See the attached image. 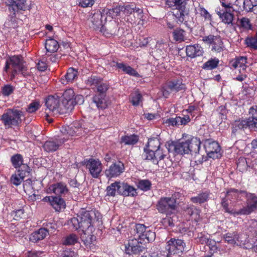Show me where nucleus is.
I'll return each mask as SVG.
<instances>
[{"instance_id": "46", "label": "nucleus", "mask_w": 257, "mask_h": 257, "mask_svg": "<svg viewBox=\"0 0 257 257\" xmlns=\"http://www.w3.org/2000/svg\"><path fill=\"white\" fill-rule=\"evenodd\" d=\"M78 239L77 236L72 233L64 238L63 243L64 245H73L77 242Z\"/></svg>"}, {"instance_id": "36", "label": "nucleus", "mask_w": 257, "mask_h": 257, "mask_svg": "<svg viewBox=\"0 0 257 257\" xmlns=\"http://www.w3.org/2000/svg\"><path fill=\"white\" fill-rule=\"evenodd\" d=\"M116 67L125 73L136 77H139L140 74L132 67L123 63L117 62Z\"/></svg>"}, {"instance_id": "32", "label": "nucleus", "mask_w": 257, "mask_h": 257, "mask_svg": "<svg viewBox=\"0 0 257 257\" xmlns=\"http://www.w3.org/2000/svg\"><path fill=\"white\" fill-rule=\"evenodd\" d=\"M245 194L246 192L245 191H239L236 189L231 188L227 191L226 197L231 201H234L235 200H241Z\"/></svg>"}, {"instance_id": "42", "label": "nucleus", "mask_w": 257, "mask_h": 257, "mask_svg": "<svg viewBox=\"0 0 257 257\" xmlns=\"http://www.w3.org/2000/svg\"><path fill=\"white\" fill-rule=\"evenodd\" d=\"M168 46L167 44H158L155 51L156 55L158 56L164 58L167 55V49Z\"/></svg>"}, {"instance_id": "10", "label": "nucleus", "mask_w": 257, "mask_h": 257, "mask_svg": "<svg viewBox=\"0 0 257 257\" xmlns=\"http://www.w3.org/2000/svg\"><path fill=\"white\" fill-rule=\"evenodd\" d=\"M6 3L9 6V11L13 15L19 11L29 10L31 7L30 0H7Z\"/></svg>"}, {"instance_id": "40", "label": "nucleus", "mask_w": 257, "mask_h": 257, "mask_svg": "<svg viewBox=\"0 0 257 257\" xmlns=\"http://www.w3.org/2000/svg\"><path fill=\"white\" fill-rule=\"evenodd\" d=\"M138 137L136 135L123 136L121 138V143L126 145H133L138 141Z\"/></svg>"}, {"instance_id": "8", "label": "nucleus", "mask_w": 257, "mask_h": 257, "mask_svg": "<svg viewBox=\"0 0 257 257\" xmlns=\"http://www.w3.org/2000/svg\"><path fill=\"white\" fill-rule=\"evenodd\" d=\"M60 98L57 95H50L46 99V105L49 112H51L54 114H57L59 113H63L65 112V110L62 103H60Z\"/></svg>"}, {"instance_id": "21", "label": "nucleus", "mask_w": 257, "mask_h": 257, "mask_svg": "<svg viewBox=\"0 0 257 257\" xmlns=\"http://www.w3.org/2000/svg\"><path fill=\"white\" fill-rule=\"evenodd\" d=\"M142 156L145 160H151L154 164H157L160 161L164 159L166 155L163 150L159 148L154 152L148 151L146 153H143Z\"/></svg>"}, {"instance_id": "50", "label": "nucleus", "mask_w": 257, "mask_h": 257, "mask_svg": "<svg viewBox=\"0 0 257 257\" xmlns=\"http://www.w3.org/2000/svg\"><path fill=\"white\" fill-rule=\"evenodd\" d=\"M131 102L134 106L139 105L140 103L142 101V96L138 91H136L132 93L131 95Z\"/></svg>"}, {"instance_id": "30", "label": "nucleus", "mask_w": 257, "mask_h": 257, "mask_svg": "<svg viewBox=\"0 0 257 257\" xmlns=\"http://www.w3.org/2000/svg\"><path fill=\"white\" fill-rule=\"evenodd\" d=\"M188 145L189 153L192 154L198 153L200 148L201 142L199 139L192 137L190 139L186 140Z\"/></svg>"}, {"instance_id": "47", "label": "nucleus", "mask_w": 257, "mask_h": 257, "mask_svg": "<svg viewBox=\"0 0 257 257\" xmlns=\"http://www.w3.org/2000/svg\"><path fill=\"white\" fill-rule=\"evenodd\" d=\"M11 162L15 168H19L23 164V158L22 155L17 154L11 157Z\"/></svg>"}, {"instance_id": "39", "label": "nucleus", "mask_w": 257, "mask_h": 257, "mask_svg": "<svg viewBox=\"0 0 257 257\" xmlns=\"http://www.w3.org/2000/svg\"><path fill=\"white\" fill-rule=\"evenodd\" d=\"M102 14L100 12L95 13L91 18L92 27L94 29H97L102 26L101 18Z\"/></svg>"}, {"instance_id": "48", "label": "nucleus", "mask_w": 257, "mask_h": 257, "mask_svg": "<svg viewBox=\"0 0 257 257\" xmlns=\"http://www.w3.org/2000/svg\"><path fill=\"white\" fill-rule=\"evenodd\" d=\"M101 81V79L100 78L95 76H91L87 80L86 84L92 88H94L97 87V85L99 84Z\"/></svg>"}, {"instance_id": "49", "label": "nucleus", "mask_w": 257, "mask_h": 257, "mask_svg": "<svg viewBox=\"0 0 257 257\" xmlns=\"http://www.w3.org/2000/svg\"><path fill=\"white\" fill-rule=\"evenodd\" d=\"M223 42L219 37L215 38L213 45H212V50L217 52H221L223 50Z\"/></svg>"}, {"instance_id": "16", "label": "nucleus", "mask_w": 257, "mask_h": 257, "mask_svg": "<svg viewBox=\"0 0 257 257\" xmlns=\"http://www.w3.org/2000/svg\"><path fill=\"white\" fill-rule=\"evenodd\" d=\"M204 147L209 158L215 159L221 157L220 147L217 142L207 140L205 143Z\"/></svg>"}, {"instance_id": "54", "label": "nucleus", "mask_w": 257, "mask_h": 257, "mask_svg": "<svg viewBox=\"0 0 257 257\" xmlns=\"http://www.w3.org/2000/svg\"><path fill=\"white\" fill-rule=\"evenodd\" d=\"M151 183L148 180H142L139 181L138 187L143 191H147L150 189Z\"/></svg>"}, {"instance_id": "28", "label": "nucleus", "mask_w": 257, "mask_h": 257, "mask_svg": "<svg viewBox=\"0 0 257 257\" xmlns=\"http://www.w3.org/2000/svg\"><path fill=\"white\" fill-rule=\"evenodd\" d=\"M119 195L125 196H134L137 195L136 189L127 183L120 182Z\"/></svg>"}, {"instance_id": "5", "label": "nucleus", "mask_w": 257, "mask_h": 257, "mask_svg": "<svg viewBox=\"0 0 257 257\" xmlns=\"http://www.w3.org/2000/svg\"><path fill=\"white\" fill-rule=\"evenodd\" d=\"M157 209L167 215L174 214L177 211L176 200L172 197H161L158 201Z\"/></svg>"}, {"instance_id": "55", "label": "nucleus", "mask_w": 257, "mask_h": 257, "mask_svg": "<svg viewBox=\"0 0 257 257\" xmlns=\"http://www.w3.org/2000/svg\"><path fill=\"white\" fill-rule=\"evenodd\" d=\"M40 102L38 101L32 102L28 106L27 111L29 113H33L36 111L40 107Z\"/></svg>"}, {"instance_id": "4", "label": "nucleus", "mask_w": 257, "mask_h": 257, "mask_svg": "<svg viewBox=\"0 0 257 257\" xmlns=\"http://www.w3.org/2000/svg\"><path fill=\"white\" fill-rule=\"evenodd\" d=\"M74 96V91L72 89H67L64 92L61 101L66 112L71 111L76 103L83 102L82 95L76 96L75 98Z\"/></svg>"}, {"instance_id": "35", "label": "nucleus", "mask_w": 257, "mask_h": 257, "mask_svg": "<svg viewBox=\"0 0 257 257\" xmlns=\"http://www.w3.org/2000/svg\"><path fill=\"white\" fill-rule=\"evenodd\" d=\"M93 102L99 109H105L107 106V101L105 94H98L93 97Z\"/></svg>"}, {"instance_id": "64", "label": "nucleus", "mask_w": 257, "mask_h": 257, "mask_svg": "<svg viewBox=\"0 0 257 257\" xmlns=\"http://www.w3.org/2000/svg\"><path fill=\"white\" fill-rule=\"evenodd\" d=\"M57 228V225L55 223H48L46 225V228H45V229H46L48 231V235L49 234V232L51 233H52L54 232V231L56 230Z\"/></svg>"}, {"instance_id": "34", "label": "nucleus", "mask_w": 257, "mask_h": 257, "mask_svg": "<svg viewBox=\"0 0 257 257\" xmlns=\"http://www.w3.org/2000/svg\"><path fill=\"white\" fill-rule=\"evenodd\" d=\"M119 190H120V182L115 181L107 187L106 195L114 197L117 194L119 195Z\"/></svg>"}, {"instance_id": "51", "label": "nucleus", "mask_w": 257, "mask_h": 257, "mask_svg": "<svg viewBox=\"0 0 257 257\" xmlns=\"http://www.w3.org/2000/svg\"><path fill=\"white\" fill-rule=\"evenodd\" d=\"M245 44L247 47L257 50V38L255 37H248L245 40Z\"/></svg>"}, {"instance_id": "23", "label": "nucleus", "mask_w": 257, "mask_h": 257, "mask_svg": "<svg viewBox=\"0 0 257 257\" xmlns=\"http://www.w3.org/2000/svg\"><path fill=\"white\" fill-rule=\"evenodd\" d=\"M247 63L246 57L240 56L236 57L230 62V65L234 69H238L239 72H245Z\"/></svg>"}, {"instance_id": "59", "label": "nucleus", "mask_w": 257, "mask_h": 257, "mask_svg": "<svg viewBox=\"0 0 257 257\" xmlns=\"http://www.w3.org/2000/svg\"><path fill=\"white\" fill-rule=\"evenodd\" d=\"M135 7L133 5L122 6L123 13L126 15H129L134 12Z\"/></svg>"}, {"instance_id": "15", "label": "nucleus", "mask_w": 257, "mask_h": 257, "mask_svg": "<svg viewBox=\"0 0 257 257\" xmlns=\"http://www.w3.org/2000/svg\"><path fill=\"white\" fill-rule=\"evenodd\" d=\"M42 201L48 203L57 212L61 211L66 207L65 201L61 196H47L42 199Z\"/></svg>"}, {"instance_id": "62", "label": "nucleus", "mask_w": 257, "mask_h": 257, "mask_svg": "<svg viewBox=\"0 0 257 257\" xmlns=\"http://www.w3.org/2000/svg\"><path fill=\"white\" fill-rule=\"evenodd\" d=\"M44 252L32 250L27 252V257H42Z\"/></svg>"}, {"instance_id": "26", "label": "nucleus", "mask_w": 257, "mask_h": 257, "mask_svg": "<svg viewBox=\"0 0 257 257\" xmlns=\"http://www.w3.org/2000/svg\"><path fill=\"white\" fill-rule=\"evenodd\" d=\"M78 76L77 71L73 68H69L66 74L61 78V82L64 85L69 83H72L76 80Z\"/></svg>"}, {"instance_id": "24", "label": "nucleus", "mask_w": 257, "mask_h": 257, "mask_svg": "<svg viewBox=\"0 0 257 257\" xmlns=\"http://www.w3.org/2000/svg\"><path fill=\"white\" fill-rule=\"evenodd\" d=\"M216 12L222 23L227 25L232 24L234 19L233 10H219Z\"/></svg>"}, {"instance_id": "58", "label": "nucleus", "mask_w": 257, "mask_h": 257, "mask_svg": "<svg viewBox=\"0 0 257 257\" xmlns=\"http://www.w3.org/2000/svg\"><path fill=\"white\" fill-rule=\"evenodd\" d=\"M227 200H228V199L225 197V198L222 199V202H221L222 206L225 210V211L226 212L229 213L230 214H233L234 215H237L236 213L237 211L229 210V209L228 207V203L227 202Z\"/></svg>"}, {"instance_id": "56", "label": "nucleus", "mask_w": 257, "mask_h": 257, "mask_svg": "<svg viewBox=\"0 0 257 257\" xmlns=\"http://www.w3.org/2000/svg\"><path fill=\"white\" fill-rule=\"evenodd\" d=\"M15 88L11 85H5L2 88V94L4 96H9L12 94L14 91Z\"/></svg>"}, {"instance_id": "2", "label": "nucleus", "mask_w": 257, "mask_h": 257, "mask_svg": "<svg viewBox=\"0 0 257 257\" xmlns=\"http://www.w3.org/2000/svg\"><path fill=\"white\" fill-rule=\"evenodd\" d=\"M97 213L98 212L94 210L82 211L78 218L74 217L71 219L70 223L73 226L72 229L94 230V224L98 219Z\"/></svg>"}, {"instance_id": "61", "label": "nucleus", "mask_w": 257, "mask_h": 257, "mask_svg": "<svg viewBox=\"0 0 257 257\" xmlns=\"http://www.w3.org/2000/svg\"><path fill=\"white\" fill-rule=\"evenodd\" d=\"M161 222L165 227L172 226L174 225L173 218L169 215L163 218Z\"/></svg>"}, {"instance_id": "43", "label": "nucleus", "mask_w": 257, "mask_h": 257, "mask_svg": "<svg viewBox=\"0 0 257 257\" xmlns=\"http://www.w3.org/2000/svg\"><path fill=\"white\" fill-rule=\"evenodd\" d=\"M121 13H123L122 6H118L111 9L108 10L106 12L107 16L113 19L116 17L120 15Z\"/></svg>"}, {"instance_id": "44", "label": "nucleus", "mask_w": 257, "mask_h": 257, "mask_svg": "<svg viewBox=\"0 0 257 257\" xmlns=\"http://www.w3.org/2000/svg\"><path fill=\"white\" fill-rule=\"evenodd\" d=\"M185 34V31L182 29H175L173 32V39L175 41L178 42L184 41Z\"/></svg>"}, {"instance_id": "60", "label": "nucleus", "mask_w": 257, "mask_h": 257, "mask_svg": "<svg viewBox=\"0 0 257 257\" xmlns=\"http://www.w3.org/2000/svg\"><path fill=\"white\" fill-rule=\"evenodd\" d=\"M74 126V124L71 127L67 126V127H65L64 129L63 128L62 130L61 131V132L64 134L63 135L64 136L68 135V136H74V134L76 133V131H75L72 129V127Z\"/></svg>"}, {"instance_id": "14", "label": "nucleus", "mask_w": 257, "mask_h": 257, "mask_svg": "<svg viewBox=\"0 0 257 257\" xmlns=\"http://www.w3.org/2000/svg\"><path fill=\"white\" fill-rule=\"evenodd\" d=\"M86 167L91 176L94 178L100 176L102 170V164L98 159L90 158L86 163Z\"/></svg>"}, {"instance_id": "45", "label": "nucleus", "mask_w": 257, "mask_h": 257, "mask_svg": "<svg viewBox=\"0 0 257 257\" xmlns=\"http://www.w3.org/2000/svg\"><path fill=\"white\" fill-rule=\"evenodd\" d=\"M209 197V194L207 192L199 194L197 196L192 197L191 200L195 203H203L206 202Z\"/></svg>"}, {"instance_id": "3", "label": "nucleus", "mask_w": 257, "mask_h": 257, "mask_svg": "<svg viewBox=\"0 0 257 257\" xmlns=\"http://www.w3.org/2000/svg\"><path fill=\"white\" fill-rule=\"evenodd\" d=\"M23 112L17 109H8L2 115L1 120L6 128L18 126L22 122Z\"/></svg>"}, {"instance_id": "20", "label": "nucleus", "mask_w": 257, "mask_h": 257, "mask_svg": "<svg viewBox=\"0 0 257 257\" xmlns=\"http://www.w3.org/2000/svg\"><path fill=\"white\" fill-rule=\"evenodd\" d=\"M124 170L123 164L121 162H117L112 164L108 169L105 171V175L107 177H116L119 176Z\"/></svg>"}, {"instance_id": "12", "label": "nucleus", "mask_w": 257, "mask_h": 257, "mask_svg": "<svg viewBox=\"0 0 257 257\" xmlns=\"http://www.w3.org/2000/svg\"><path fill=\"white\" fill-rule=\"evenodd\" d=\"M185 85L181 79H173L168 81L163 87V94L167 97L170 92H178L185 89Z\"/></svg>"}, {"instance_id": "53", "label": "nucleus", "mask_w": 257, "mask_h": 257, "mask_svg": "<svg viewBox=\"0 0 257 257\" xmlns=\"http://www.w3.org/2000/svg\"><path fill=\"white\" fill-rule=\"evenodd\" d=\"M198 13L200 16L204 18L205 20L211 21L212 20L211 15L202 6H199L198 9Z\"/></svg>"}, {"instance_id": "6", "label": "nucleus", "mask_w": 257, "mask_h": 257, "mask_svg": "<svg viewBox=\"0 0 257 257\" xmlns=\"http://www.w3.org/2000/svg\"><path fill=\"white\" fill-rule=\"evenodd\" d=\"M24 69L23 57L20 55L13 56L7 60L4 70L11 73L14 76L18 72H22Z\"/></svg>"}, {"instance_id": "27", "label": "nucleus", "mask_w": 257, "mask_h": 257, "mask_svg": "<svg viewBox=\"0 0 257 257\" xmlns=\"http://www.w3.org/2000/svg\"><path fill=\"white\" fill-rule=\"evenodd\" d=\"M197 241L201 244L206 243L210 250L213 251H216L217 249V246L215 245L216 242L214 240H209L207 234L200 233L198 235Z\"/></svg>"}, {"instance_id": "33", "label": "nucleus", "mask_w": 257, "mask_h": 257, "mask_svg": "<svg viewBox=\"0 0 257 257\" xmlns=\"http://www.w3.org/2000/svg\"><path fill=\"white\" fill-rule=\"evenodd\" d=\"M159 148H160V142L159 139L157 138H151L148 140V143L144 149L143 153H146L148 151L154 152Z\"/></svg>"}, {"instance_id": "31", "label": "nucleus", "mask_w": 257, "mask_h": 257, "mask_svg": "<svg viewBox=\"0 0 257 257\" xmlns=\"http://www.w3.org/2000/svg\"><path fill=\"white\" fill-rule=\"evenodd\" d=\"M81 238L86 245H89L96 240V237L92 234L94 230L86 229L81 230Z\"/></svg>"}, {"instance_id": "1", "label": "nucleus", "mask_w": 257, "mask_h": 257, "mask_svg": "<svg viewBox=\"0 0 257 257\" xmlns=\"http://www.w3.org/2000/svg\"><path fill=\"white\" fill-rule=\"evenodd\" d=\"M134 231V236L130 237L124 245L125 252L128 254H136L142 252L145 249L142 244L152 241L155 238V233L144 224H136Z\"/></svg>"}, {"instance_id": "19", "label": "nucleus", "mask_w": 257, "mask_h": 257, "mask_svg": "<svg viewBox=\"0 0 257 257\" xmlns=\"http://www.w3.org/2000/svg\"><path fill=\"white\" fill-rule=\"evenodd\" d=\"M68 139V137L65 138L64 137L63 138L61 137L60 139L51 140L46 141L43 146V149L46 152L48 153L55 152Z\"/></svg>"}, {"instance_id": "37", "label": "nucleus", "mask_w": 257, "mask_h": 257, "mask_svg": "<svg viewBox=\"0 0 257 257\" xmlns=\"http://www.w3.org/2000/svg\"><path fill=\"white\" fill-rule=\"evenodd\" d=\"M185 5H183L181 8H175L172 12V16L178 23H182L185 20L186 13L184 11Z\"/></svg>"}, {"instance_id": "29", "label": "nucleus", "mask_w": 257, "mask_h": 257, "mask_svg": "<svg viewBox=\"0 0 257 257\" xmlns=\"http://www.w3.org/2000/svg\"><path fill=\"white\" fill-rule=\"evenodd\" d=\"M48 235V231L45 228H41L33 232L30 236L29 239L33 242H37L44 239Z\"/></svg>"}, {"instance_id": "38", "label": "nucleus", "mask_w": 257, "mask_h": 257, "mask_svg": "<svg viewBox=\"0 0 257 257\" xmlns=\"http://www.w3.org/2000/svg\"><path fill=\"white\" fill-rule=\"evenodd\" d=\"M59 48L58 42L53 38L47 39L45 42V48L47 52L54 53Z\"/></svg>"}, {"instance_id": "18", "label": "nucleus", "mask_w": 257, "mask_h": 257, "mask_svg": "<svg viewBox=\"0 0 257 257\" xmlns=\"http://www.w3.org/2000/svg\"><path fill=\"white\" fill-rule=\"evenodd\" d=\"M29 167L27 165H23L11 177V182L16 186H18L23 181L26 176L29 173Z\"/></svg>"}, {"instance_id": "52", "label": "nucleus", "mask_w": 257, "mask_h": 257, "mask_svg": "<svg viewBox=\"0 0 257 257\" xmlns=\"http://www.w3.org/2000/svg\"><path fill=\"white\" fill-rule=\"evenodd\" d=\"M239 27L244 30L251 29V24L249 19L247 18H242L239 20Z\"/></svg>"}, {"instance_id": "7", "label": "nucleus", "mask_w": 257, "mask_h": 257, "mask_svg": "<svg viewBox=\"0 0 257 257\" xmlns=\"http://www.w3.org/2000/svg\"><path fill=\"white\" fill-rule=\"evenodd\" d=\"M250 116L248 119H242L236 122L239 128L249 127L250 128L257 131V106L251 107L249 110Z\"/></svg>"}, {"instance_id": "25", "label": "nucleus", "mask_w": 257, "mask_h": 257, "mask_svg": "<svg viewBox=\"0 0 257 257\" xmlns=\"http://www.w3.org/2000/svg\"><path fill=\"white\" fill-rule=\"evenodd\" d=\"M186 55L191 58L201 56L203 53V48L199 44L188 45L186 47Z\"/></svg>"}, {"instance_id": "13", "label": "nucleus", "mask_w": 257, "mask_h": 257, "mask_svg": "<svg viewBox=\"0 0 257 257\" xmlns=\"http://www.w3.org/2000/svg\"><path fill=\"white\" fill-rule=\"evenodd\" d=\"M188 148V145L187 142H186V140L185 141H180L169 144L168 151L169 153H172L173 155H183L189 153V149Z\"/></svg>"}, {"instance_id": "17", "label": "nucleus", "mask_w": 257, "mask_h": 257, "mask_svg": "<svg viewBox=\"0 0 257 257\" xmlns=\"http://www.w3.org/2000/svg\"><path fill=\"white\" fill-rule=\"evenodd\" d=\"M68 189L65 183L58 182L50 185L46 188V193L48 194L54 193L56 196L62 197L68 192Z\"/></svg>"}, {"instance_id": "9", "label": "nucleus", "mask_w": 257, "mask_h": 257, "mask_svg": "<svg viewBox=\"0 0 257 257\" xmlns=\"http://www.w3.org/2000/svg\"><path fill=\"white\" fill-rule=\"evenodd\" d=\"M185 243L181 239L172 238L166 243L165 248L168 251V255L182 253L185 248Z\"/></svg>"}, {"instance_id": "22", "label": "nucleus", "mask_w": 257, "mask_h": 257, "mask_svg": "<svg viewBox=\"0 0 257 257\" xmlns=\"http://www.w3.org/2000/svg\"><path fill=\"white\" fill-rule=\"evenodd\" d=\"M223 238L225 241L228 243L233 245H238L249 241V240H243L242 239L241 235L238 234L236 232H228L224 235Z\"/></svg>"}, {"instance_id": "41", "label": "nucleus", "mask_w": 257, "mask_h": 257, "mask_svg": "<svg viewBox=\"0 0 257 257\" xmlns=\"http://www.w3.org/2000/svg\"><path fill=\"white\" fill-rule=\"evenodd\" d=\"M219 62L218 59L216 58H211L203 64L202 68L206 70H212L217 67Z\"/></svg>"}, {"instance_id": "57", "label": "nucleus", "mask_w": 257, "mask_h": 257, "mask_svg": "<svg viewBox=\"0 0 257 257\" xmlns=\"http://www.w3.org/2000/svg\"><path fill=\"white\" fill-rule=\"evenodd\" d=\"M96 0H78L79 5L82 8L91 7Z\"/></svg>"}, {"instance_id": "11", "label": "nucleus", "mask_w": 257, "mask_h": 257, "mask_svg": "<svg viewBox=\"0 0 257 257\" xmlns=\"http://www.w3.org/2000/svg\"><path fill=\"white\" fill-rule=\"evenodd\" d=\"M244 196L246 199V206L237 211L236 213L237 215H248L257 210V196L254 194L247 192Z\"/></svg>"}, {"instance_id": "63", "label": "nucleus", "mask_w": 257, "mask_h": 257, "mask_svg": "<svg viewBox=\"0 0 257 257\" xmlns=\"http://www.w3.org/2000/svg\"><path fill=\"white\" fill-rule=\"evenodd\" d=\"M97 91L99 94H104L108 89V86L106 83H102L100 82L97 86Z\"/></svg>"}]
</instances>
